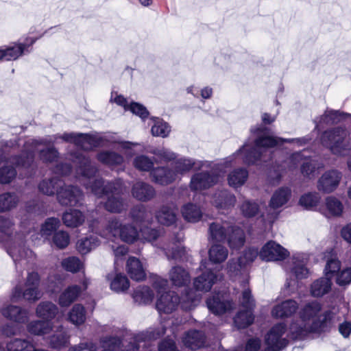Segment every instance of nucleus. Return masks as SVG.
<instances>
[{
  "label": "nucleus",
  "instance_id": "nucleus-1",
  "mask_svg": "<svg viewBox=\"0 0 351 351\" xmlns=\"http://www.w3.org/2000/svg\"><path fill=\"white\" fill-rule=\"evenodd\" d=\"M58 138L64 141L73 143L84 149H89L95 147L98 142L95 137L88 134L82 133H64L62 135L56 134L49 139H29L23 145V149L19 155L12 153L18 149L16 141L5 142L0 148V163L6 162L14 165L16 167L24 169H34L35 153L38 145H47L54 143Z\"/></svg>",
  "mask_w": 351,
  "mask_h": 351
},
{
  "label": "nucleus",
  "instance_id": "nucleus-2",
  "mask_svg": "<svg viewBox=\"0 0 351 351\" xmlns=\"http://www.w3.org/2000/svg\"><path fill=\"white\" fill-rule=\"evenodd\" d=\"M251 132L256 136L253 144L245 143L241 147L230 156V161L239 155H243V162L246 165H258L267 162L271 158V152L269 148L274 147L284 143H295V138H283L271 135L270 130L263 125L252 128Z\"/></svg>",
  "mask_w": 351,
  "mask_h": 351
},
{
  "label": "nucleus",
  "instance_id": "nucleus-3",
  "mask_svg": "<svg viewBox=\"0 0 351 351\" xmlns=\"http://www.w3.org/2000/svg\"><path fill=\"white\" fill-rule=\"evenodd\" d=\"M72 160L77 166V173L84 180L83 184L96 197H102L110 195V191H117L118 182L106 181L102 178H93L98 169L91 163L89 158L76 152L73 155Z\"/></svg>",
  "mask_w": 351,
  "mask_h": 351
},
{
  "label": "nucleus",
  "instance_id": "nucleus-4",
  "mask_svg": "<svg viewBox=\"0 0 351 351\" xmlns=\"http://www.w3.org/2000/svg\"><path fill=\"white\" fill-rule=\"evenodd\" d=\"M209 239L213 242L227 241L231 248L238 249L245 243V233L238 227L228 222H213L208 229Z\"/></svg>",
  "mask_w": 351,
  "mask_h": 351
},
{
  "label": "nucleus",
  "instance_id": "nucleus-5",
  "mask_svg": "<svg viewBox=\"0 0 351 351\" xmlns=\"http://www.w3.org/2000/svg\"><path fill=\"white\" fill-rule=\"evenodd\" d=\"M321 140L322 144L336 155H346L351 149V142L348 132L341 127L324 132Z\"/></svg>",
  "mask_w": 351,
  "mask_h": 351
},
{
  "label": "nucleus",
  "instance_id": "nucleus-6",
  "mask_svg": "<svg viewBox=\"0 0 351 351\" xmlns=\"http://www.w3.org/2000/svg\"><path fill=\"white\" fill-rule=\"evenodd\" d=\"M332 319L330 311H326L319 316V321H313L311 324L306 322L300 323L293 322L289 328L291 337L294 339H302L310 332H319L324 331Z\"/></svg>",
  "mask_w": 351,
  "mask_h": 351
},
{
  "label": "nucleus",
  "instance_id": "nucleus-7",
  "mask_svg": "<svg viewBox=\"0 0 351 351\" xmlns=\"http://www.w3.org/2000/svg\"><path fill=\"white\" fill-rule=\"evenodd\" d=\"M166 332V328L158 326L147 331L133 335L129 341H125L122 344V351H149V339H156L163 336Z\"/></svg>",
  "mask_w": 351,
  "mask_h": 351
},
{
  "label": "nucleus",
  "instance_id": "nucleus-8",
  "mask_svg": "<svg viewBox=\"0 0 351 351\" xmlns=\"http://www.w3.org/2000/svg\"><path fill=\"white\" fill-rule=\"evenodd\" d=\"M166 332V328L158 326L147 331L133 335L129 341H125L122 344V351H149V339H156L163 336Z\"/></svg>",
  "mask_w": 351,
  "mask_h": 351
},
{
  "label": "nucleus",
  "instance_id": "nucleus-9",
  "mask_svg": "<svg viewBox=\"0 0 351 351\" xmlns=\"http://www.w3.org/2000/svg\"><path fill=\"white\" fill-rule=\"evenodd\" d=\"M187 301L180 302L179 296L173 291H167L162 293L158 298L156 304L157 311L160 314L171 313L176 310L178 304L180 302L181 307L185 311H190L195 305L197 300L186 295Z\"/></svg>",
  "mask_w": 351,
  "mask_h": 351
},
{
  "label": "nucleus",
  "instance_id": "nucleus-10",
  "mask_svg": "<svg viewBox=\"0 0 351 351\" xmlns=\"http://www.w3.org/2000/svg\"><path fill=\"white\" fill-rule=\"evenodd\" d=\"M287 330L285 323L274 325L265 336L266 348L265 351H281L289 344V340L284 337Z\"/></svg>",
  "mask_w": 351,
  "mask_h": 351
},
{
  "label": "nucleus",
  "instance_id": "nucleus-11",
  "mask_svg": "<svg viewBox=\"0 0 351 351\" xmlns=\"http://www.w3.org/2000/svg\"><path fill=\"white\" fill-rule=\"evenodd\" d=\"M106 228L112 236H119L125 243H132L138 238V231L135 226L132 224H122L117 218L110 219Z\"/></svg>",
  "mask_w": 351,
  "mask_h": 351
},
{
  "label": "nucleus",
  "instance_id": "nucleus-12",
  "mask_svg": "<svg viewBox=\"0 0 351 351\" xmlns=\"http://www.w3.org/2000/svg\"><path fill=\"white\" fill-rule=\"evenodd\" d=\"M57 199L62 206H81L83 205L84 193L76 186L64 184L58 191Z\"/></svg>",
  "mask_w": 351,
  "mask_h": 351
},
{
  "label": "nucleus",
  "instance_id": "nucleus-13",
  "mask_svg": "<svg viewBox=\"0 0 351 351\" xmlns=\"http://www.w3.org/2000/svg\"><path fill=\"white\" fill-rule=\"evenodd\" d=\"M218 178V176L213 171H202L192 176L189 186L193 191L207 189L215 185Z\"/></svg>",
  "mask_w": 351,
  "mask_h": 351
},
{
  "label": "nucleus",
  "instance_id": "nucleus-14",
  "mask_svg": "<svg viewBox=\"0 0 351 351\" xmlns=\"http://www.w3.org/2000/svg\"><path fill=\"white\" fill-rule=\"evenodd\" d=\"M289 255L287 249L273 241L267 242L259 252L260 258L266 261H282Z\"/></svg>",
  "mask_w": 351,
  "mask_h": 351
},
{
  "label": "nucleus",
  "instance_id": "nucleus-15",
  "mask_svg": "<svg viewBox=\"0 0 351 351\" xmlns=\"http://www.w3.org/2000/svg\"><path fill=\"white\" fill-rule=\"evenodd\" d=\"M37 40V38H27L25 43L14 45L7 48H0V61H10L17 59L25 51L30 52L28 48Z\"/></svg>",
  "mask_w": 351,
  "mask_h": 351
},
{
  "label": "nucleus",
  "instance_id": "nucleus-16",
  "mask_svg": "<svg viewBox=\"0 0 351 351\" xmlns=\"http://www.w3.org/2000/svg\"><path fill=\"white\" fill-rule=\"evenodd\" d=\"M121 194V185L118 182L117 191H110V195H107L108 199L104 204V207L106 210L114 213H121L122 211L126 210L128 204Z\"/></svg>",
  "mask_w": 351,
  "mask_h": 351
},
{
  "label": "nucleus",
  "instance_id": "nucleus-17",
  "mask_svg": "<svg viewBox=\"0 0 351 351\" xmlns=\"http://www.w3.org/2000/svg\"><path fill=\"white\" fill-rule=\"evenodd\" d=\"M341 179V173L337 170L326 171L317 182V189L319 191L329 193L335 191Z\"/></svg>",
  "mask_w": 351,
  "mask_h": 351
},
{
  "label": "nucleus",
  "instance_id": "nucleus-18",
  "mask_svg": "<svg viewBox=\"0 0 351 351\" xmlns=\"http://www.w3.org/2000/svg\"><path fill=\"white\" fill-rule=\"evenodd\" d=\"M173 170L176 178L182 176L191 169H199L203 166V162L193 158L182 157L175 160L172 163Z\"/></svg>",
  "mask_w": 351,
  "mask_h": 351
},
{
  "label": "nucleus",
  "instance_id": "nucleus-19",
  "mask_svg": "<svg viewBox=\"0 0 351 351\" xmlns=\"http://www.w3.org/2000/svg\"><path fill=\"white\" fill-rule=\"evenodd\" d=\"M131 193L134 198L142 202H147L156 195L154 188L144 182H137L134 184Z\"/></svg>",
  "mask_w": 351,
  "mask_h": 351
},
{
  "label": "nucleus",
  "instance_id": "nucleus-20",
  "mask_svg": "<svg viewBox=\"0 0 351 351\" xmlns=\"http://www.w3.org/2000/svg\"><path fill=\"white\" fill-rule=\"evenodd\" d=\"M307 259L302 255H294L291 260V265L289 268L285 267L286 271H289L296 279L301 280L308 276L309 271L306 267Z\"/></svg>",
  "mask_w": 351,
  "mask_h": 351
},
{
  "label": "nucleus",
  "instance_id": "nucleus-21",
  "mask_svg": "<svg viewBox=\"0 0 351 351\" xmlns=\"http://www.w3.org/2000/svg\"><path fill=\"white\" fill-rule=\"evenodd\" d=\"M206 305L210 312L215 315H222L232 308V303L216 294L206 300Z\"/></svg>",
  "mask_w": 351,
  "mask_h": 351
},
{
  "label": "nucleus",
  "instance_id": "nucleus-22",
  "mask_svg": "<svg viewBox=\"0 0 351 351\" xmlns=\"http://www.w3.org/2000/svg\"><path fill=\"white\" fill-rule=\"evenodd\" d=\"M206 305L210 312L215 315H222L232 308V303L216 294L206 300Z\"/></svg>",
  "mask_w": 351,
  "mask_h": 351
},
{
  "label": "nucleus",
  "instance_id": "nucleus-23",
  "mask_svg": "<svg viewBox=\"0 0 351 351\" xmlns=\"http://www.w3.org/2000/svg\"><path fill=\"white\" fill-rule=\"evenodd\" d=\"M88 283L84 280L82 286L74 285L68 287L60 295L59 304L61 306H69L80 295L82 290H86Z\"/></svg>",
  "mask_w": 351,
  "mask_h": 351
},
{
  "label": "nucleus",
  "instance_id": "nucleus-24",
  "mask_svg": "<svg viewBox=\"0 0 351 351\" xmlns=\"http://www.w3.org/2000/svg\"><path fill=\"white\" fill-rule=\"evenodd\" d=\"M42 297V293L37 287L25 286L24 291L16 287L12 293V300L14 302L23 298L29 302H35Z\"/></svg>",
  "mask_w": 351,
  "mask_h": 351
},
{
  "label": "nucleus",
  "instance_id": "nucleus-25",
  "mask_svg": "<svg viewBox=\"0 0 351 351\" xmlns=\"http://www.w3.org/2000/svg\"><path fill=\"white\" fill-rule=\"evenodd\" d=\"M298 308V304L294 300H287L274 306L271 315L275 318H285L293 315Z\"/></svg>",
  "mask_w": 351,
  "mask_h": 351
},
{
  "label": "nucleus",
  "instance_id": "nucleus-26",
  "mask_svg": "<svg viewBox=\"0 0 351 351\" xmlns=\"http://www.w3.org/2000/svg\"><path fill=\"white\" fill-rule=\"evenodd\" d=\"M217 280V275L211 270H206L193 280V287L197 291L208 292Z\"/></svg>",
  "mask_w": 351,
  "mask_h": 351
},
{
  "label": "nucleus",
  "instance_id": "nucleus-27",
  "mask_svg": "<svg viewBox=\"0 0 351 351\" xmlns=\"http://www.w3.org/2000/svg\"><path fill=\"white\" fill-rule=\"evenodd\" d=\"M150 175L154 182L161 185H167L177 179L173 169L166 167L153 169Z\"/></svg>",
  "mask_w": 351,
  "mask_h": 351
},
{
  "label": "nucleus",
  "instance_id": "nucleus-28",
  "mask_svg": "<svg viewBox=\"0 0 351 351\" xmlns=\"http://www.w3.org/2000/svg\"><path fill=\"white\" fill-rule=\"evenodd\" d=\"M1 313L4 317L14 322L25 323L28 319V311L18 306L8 305L1 308Z\"/></svg>",
  "mask_w": 351,
  "mask_h": 351
},
{
  "label": "nucleus",
  "instance_id": "nucleus-29",
  "mask_svg": "<svg viewBox=\"0 0 351 351\" xmlns=\"http://www.w3.org/2000/svg\"><path fill=\"white\" fill-rule=\"evenodd\" d=\"M178 208L173 205L162 206L156 213L158 223L164 226L173 225L177 219Z\"/></svg>",
  "mask_w": 351,
  "mask_h": 351
},
{
  "label": "nucleus",
  "instance_id": "nucleus-30",
  "mask_svg": "<svg viewBox=\"0 0 351 351\" xmlns=\"http://www.w3.org/2000/svg\"><path fill=\"white\" fill-rule=\"evenodd\" d=\"M169 277L171 284L175 287H186L191 282L189 271L180 266L173 267L169 272Z\"/></svg>",
  "mask_w": 351,
  "mask_h": 351
},
{
  "label": "nucleus",
  "instance_id": "nucleus-31",
  "mask_svg": "<svg viewBox=\"0 0 351 351\" xmlns=\"http://www.w3.org/2000/svg\"><path fill=\"white\" fill-rule=\"evenodd\" d=\"M129 217L136 225H141L143 223H149L152 219V215L147 207L141 204H136L130 210Z\"/></svg>",
  "mask_w": 351,
  "mask_h": 351
},
{
  "label": "nucleus",
  "instance_id": "nucleus-32",
  "mask_svg": "<svg viewBox=\"0 0 351 351\" xmlns=\"http://www.w3.org/2000/svg\"><path fill=\"white\" fill-rule=\"evenodd\" d=\"M332 288V281L330 276L321 277L311 285L310 292L315 298H321L328 293Z\"/></svg>",
  "mask_w": 351,
  "mask_h": 351
},
{
  "label": "nucleus",
  "instance_id": "nucleus-33",
  "mask_svg": "<svg viewBox=\"0 0 351 351\" xmlns=\"http://www.w3.org/2000/svg\"><path fill=\"white\" fill-rule=\"evenodd\" d=\"M184 346L191 350H197L204 346L206 337L202 331L193 330L187 332L184 337Z\"/></svg>",
  "mask_w": 351,
  "mask_h": 351
},
{
  "label": "nucleus",
  "instance_id": "nucleus-34",
  "mask_svg": "<svg viewBox=\"0 0 351 351\" xmlns=\"http://www.w3.org/2000/svg\"><path fill=\"white\" fill-rule=\"evenodd\" d=\"M126 269L132 280L141 281L145 279V271L138 258L130 257L127 261Z\"/></svg>",
  "mask_w": 351,
  "mask_h": 351
},
{
  "label": "nucleus",
  "instance_id": "nucleus-35",
  "mask_svg": "<svg viewBox=\"0 0 351 351\" xmlns=\"http://www.w3.org/2000/svg\"><path fill=\"white\" fill-rule=\"evenodd\" d=\"M236 202L234 194L228 190H218L213 196V203L218 208H229L233 207Z\"/></svg>",
  "mask_w": 351,
  "mask_h": 351
},
{
  "label": "nucleus",
  "instance_id": "nucleus-36",
  "mask_svg": "<svg viewBox=\"0 0 351 351\" xmlns=\"http://www.w3.org/2000/svg\"><path fill=\"white\" fill-rule=\"evenodd\" d=\"M64 184V181L57 177L45 179L38 184L39 191L45 195L51 196L58 193V191Z\"/></svg>",
  "mask_w": 351,
  "mask_h": 351
},
{
  "label": "nucleus",
  "instance_id": "nucleus-37",
  "mask_svg": "<svg viewBox=\"0 0 351 351\" xmlns=\"http://www.w3.org/2000/svg\"><path fill=\"white\" fill-rule=\"evenodd\" d=\"M291 191L289 187L283 186L277 189L272 195L269 206L272 208H278L283 206L290 199Z\"/></svg>",
  "mask_w": 351,
  "mask_h": 351
},
{
  "label": "nucleus",
  "instance_id": "nucleus-38",
  "mask_svg": "<svg viewBox=\"0 0 351 351\" xmlns=\"http://www.w3.org/2000/svg\"><path fill=\"white\" fill-rule=\"evenodd\" d=\"M110 281V288L117 293L124 292L130 287V282L127 276L121 274H108L106 276Z\"/></svg>",
  "mask_w": 351,
  "mask_h": 351
},
{
  "label": "nucleus",
  "instance_id": "nucleus-39",
  "mask_svg": "<svg viewBox=\"0 0 351 351\" xmlns=\"http://www.w3.org/2000/svg\"><path fill=\"white\" fill-rule=\"evenodd\" d=\"M346 117H351V114L341 112L339 110H326L323 115L319 118V121L315 120L316 126L322 123L326 125H332L339 123Z\"/></svg>",
  "mask_w": 351,
  "mask_h": 351
},
{
  "label": "nucleus",
  "instance_id": "nucleus-40",
  "mask_svg": "<svg viewBox=\"0 0 351 351\" xmlns=\"http://www.w3.org/2000/svg\"><path fill=\"white\" fill-rule=\"evenodd\" d=\"M322 309V306L319 302L317 301H313L307 303L304 308L300 311V315L302 322H308L311 319L313 321H319V319H314L318 315ZM319 318V317H318Z\"/></svg>",
  "mask_w": 351,
  "mask_h": 351
},
{
  "label": "nucleus",
  "instance_id": "nucleus-41",
  "mask_svg": "<svg viewBox=\"0 0 351 351\" xmlns=\"http://www.w3.org/2000/svg\"><path fill=\"white\" fill-rule=\"evenodd\" d=\"M97 158L101 163L108 166L120 165L124 161L122 155L113 151H102L97 154Z\"/></svg>",
  "mask_w": 351,
  "mask_h": 351
},
{
  "label": "nucleus",
  "instance_id": "nucleus-42",
  "mask_svg": "<svg viewBox=\"0 0 351 351\" xmlns=\"http://www.w3.org/2000/svg\"><path fill=\"white\" fill-rule=\"evenodd\" d=\"M85 217L79 210L70 209L62 215V221L68 227H77L84 221Z\"/></svg>",
  "mask_w": 351,
  "mask_h": 351
},
{
  "label": "nucleus",
  "instance_id": "nucleus-43",
  "mask_svg": "<svg viewBox=\"0 0 351 351\" xmlns=\"http://www.w3.org/2000/svg\"><path fill=\"white\" fill-rule=\"evenodd\" d=\"M228 256V250L221 244H213L208 250V257L213 263H221L225 261Z\"/></svg>",
  "mask_w": 351,
  "mask_h": 351
},
{
  "label": "nucleus",
  "instance_id": "nucleus-44",
  "mask_svg": "<svg viewBox=\"0 0 351 351\" xmlns=\"http://www.w3.org/2000/svg\"><path fill=\"white\" fill-rule=\"evenodd\" d=\"M248 178V171L245 168H238L231 171L228 177V184L230 186L237 188L242 186Z\"/></svg>",
  "mask_w": 351,
  "mask_h": 351
},
{
  "label": "nucleus",
  "instance_id": "nucleus-45",
  "mask_svg": "<svg viewBox=\"0 0 351 351\" xmlns=\"http://www.w3.org/2000/svg\"><path fill=\"white\" fill-rule=\"evenodd\" d=\"M58 312L57 306L51 302H42L36 308L37 315L47 319L46 321L54 318Z\"/></svg>",
  "mask_w": 351,
  "mask_h": 351
},
{
  "label": "nucleus",
  "instance_id": "nucleus-46",
  "mask_svg": "<svg viewBox=\"0 0 351 351\" xmlns=\"http://www.w3.org/2000/svg\"><path fill=\"white\" fill-rule=\"evenodd\" d=\"M254 319L252 309L239 311L234 317V324L239 328H246L250 326Z\"/></svg>",
  "mask_w": 351,
  "mask_h": 351
},
{
  "label": "nucleus",
  "instance_id": "nucleus-47",
  "mask_svg": "<svg viewBox=\"0 0 351 351\" xmlns=\"http://www.w3.org/2000/svg\"><path fill=\"white\" fill-rule=\"evenodd\" d=\"M132 297L135 302L139 304H147L152 301L154 293L149 287H138L134 290Z\"/></svg>",
  "mask_w": 351,
  "mask_h": 351
},
{
  "label": "nucleus",
  "instance_id": "nucleus-48",
  "mask_svg": "<svg viewBox=\"0 0 351 351\" xmlns=\"http://www.w3.org/2000/svg\"><path fill=\"white\" fill-rule=\"evenodd\" d=\"M19 198L15 193H4L0 195V213H4L15 208Z\"/></svg>",
  "mask_w": 351,
  "mask_h": 351
},
{
  "label": "nucleus",
  "instance_id": "nucleus-49",
  "mask_svg": "<svg viewBox=\"0 0 351 351\" xmlns=\"http://www.w3.org/2000/svg\"><path fill=\"white\" fill-rule=\"evenodd\" d=\"M99 240L95 236H90L80 239L77 243V250L81 254H86L99 245Z\"/></svg>",
  "mask_w": 351,
  "mask_h": 351
},
{
  "label": "nucleus",
  "instance_id": "nucleus-50",
  "mask_svg": "<svg viewBox=\"0 0 351 351\" xmlns=\"http://www.w3.org/2000/svg\"><path fill=\"white\" fill-rule=\"evenodd\" d=\"M181 211L184 219L189 222H197L202 216L199 207L193 204L184 205Z\"/></svg>",
  "mask_w": 351,
  "mask_h": 351
},
{
  "label": "nucleus",
  "instance_id": "nucleus-51",
  "mask_svg": "<svg viewBox=\"0 0 351 351\" xmlns=\"http://www.w3.org/2000/svg\"><path fill=\"white\" fill-rule=\"evenodd\" d=\"M154 125L152 126L151 132L153 136L165 138L169 136L171 132V126L162 119L152 117Z\"/></svg>",
  "mask_w": 351,
  "mask_h": 351
},
{
  "label": "nucleus",
  "instance_id": "nucleus-52",
  "mask_svg": "<svg viewBox=\"0 0 351 351\" xmlns=\"http://www.w3.org/2000/svg\"><path fill=\"white\" fill-rule=\"evenodd\" d=\"M52 329L49 321H33L27 325V330L34 335H43L49 333Z\"/></svg>",
  "mask_w": 351,
  "mask_h": 351
},
{
  "label": "nucleus",
  "instance_id": "nucleus-53",
  "mask_svg": "<svg viewBox=\"0 0 351 351\" xmlns=\"http://www.w3.org/2000/svg\"><path fill=\"white\" fill-rule=\"evenodd\" d=\"M7 349L8 351H39L36 350L33 344L30 341L21 339H14L7 343Z\"/></svg>",
  "mask_w": 351,
  "mask_h": 351
},
{
  "label": "nucleus",
  "instance_id": "nucleus-54",
  "mask_svg": "<svg viewBox=\"0 0 351 351\" xmlns=\"http://www.w3.org/2000/svg\"><path fill=\"white\" fill-rule=\"evenodd\" d=\"M69 319L75 325H80L86 320L84 307L81 304H75L69 313Z\"/></svg>",
  "mask_w": 351,
  "mask_h": 351
},
{
  "label": "nucleus",
  "instance_id": "nucleus-55",
  "mask_svg": "<svg viewBox=\"0 0 351 351\" xmlns=\"http://www.w3.org/2000/svg\"><path fill=\"white\" fill-rule=\"evenodd\" d=\"M60 225L59 219L56 217L47 218L41 226L42 236L48 237L57 230Z\"/></svg>",
  "mask_w": 351,
  "mask_h": 351
},
{
  "label": "nucleus",
  "instance_id": "nucleus-56",
  "mask_svg": "<svg viewBox=\"0 0 351 351\" xmlns=\"http://www.w3.org/2000/svg\"><path fill=\"white\" fill-rule=\"evenodd\" d=\"M8 252L13 259V261L15 263L16 267L17 264L19 263L21 261L26 258V257L32 253L30 250L21 246L19 247H10L8 250Z\"/></svg>",
  "mask_w": 351,
  "mask_h": 351
},
{
  "label": "nucleus",
  "instance_id": "nucleus-57",
  "mask_svg": "<svg viewBox=\"0 0 351 351\" xmlns=\"http://www.w3.org/2000/svg\"><path fill=\"white\" fill-rule=\"evenodd\" d=\"M320 199L317 193H308L301 196L300 204L306 209H311L317 205Z\"/></svg>",
  "mask_w": 351,
  "mask_h": 351
},
{
  "label": "nucleus",
  "instance_id": "nucleus-58",
  "mask_svg": "<svg viewBox=\"0 0 351 351\" xmlns=\"http://www.w3.org/2000/svg\"><path fill=\"white\" fill-rule=\"evenodd\" d=\"M326 205L329 213L333 216H339L343 212V204L337 198L328 197L326 199Z\"/></svg>",
  "mask_w": 351,
  "mask_h": 351
},
{
  "label": "nucleus",
  "instance_id": "nucleus-59",
  "mask_svg": "<svg viewBox=\"0 0 351 351\" xmlns=\"http://www.w3.org/2000/svg\"><path fill=\"white\" fill-rule=\"evenodd\" d=\"M62 266L65 270L75 273L80 271L82 263L78 258L70 256L62 260Z\"/></svg>",
  "mask_w": 351,
  "mask_h": 351
},
{
  "label": "nucleus",
  "instance_id": "nucleus-60",
  "mask_svg": "<svg viewBox=\"0 0 351 351\" xmlns=\"http://www.w3.org/2000/svg\"><path fill=\"white\" fill-rule=\"evenodd\" d=\"M241 210L245 217L250 218L258 213L259 206L255 202L245 200L241 206Z\"/></svg>",
  "mask_w": 351,
  "mask_h": 351
},
{
  "label": "nucleus",
  "instance_id": "nucleus-61",
  "mask_svg": "<svg viewBox=\"0 0 351 351\" xmlns=\"http://www.w3.org/2000/svg\"><path fill=\"white\" fill-rule=\"evenodd\" d=\"M134 167L143 171H149L154 166L153 161L145 155L136 156L134 160Z\"/></svg>",
  "mask_w": 351,
  "mask_h": 351
},
{
  "label": "nucleus",
  "instance_id": "nucleus-62",
  "mask_svg": "<svg viewBox=\"0 0 351 351\" xmlns=\"http://www.w3.org/2000/svg\"><path fill=\"white\" fill-rule=\"evenodd\" d=\"M318 168L319 166L315 160H306L301 165V173L304 177L311 179L315 176Z\"/></svg>",
  "mask_w": 351,
  "mask_h": 351
},
{
  "label": "nucleus",
  "instance_id": "nucleus-63",
  "mask_svg": "<svg viewBox=\"0 0 351 351\" xmlns=\"http://www.w3.org/2000/svg\"><path fill=\"white\" fill-rule=\"evenodd\" d=\"M70 237L66 232H56L53 237V243L59 249H64L69 244Z\"/></svg>",
  "mask_w": 351,
  "mask_h": 351
},
{
  "label": "nucleus",
  "instance_id": "nucleus-64",
  "mask_svg": "<svg viewBox=\"0 0 351 351\" xmlns=\"http://www.w3.org/2000/svg\"><path fill=\"white\" fill-rule=\"evenodd\" d=\"M158 351H180L178 346L175 340L171 337H166L159 341L158 344Z\"/></svg>",
  "mask_w": 351,
  "mask_h": 351
}]
</instances>
